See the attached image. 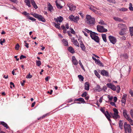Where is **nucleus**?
Here are the masks:
<instances>
[{
	"mask_svg": "<svg viewBox=\"0 0 133 133\" xmlns=\"http://www.w3.org/2000/svg\"><path fill=\"white\" fill-rule=\"evenodd\" d=\"M74 45L78 47H79V45L78 42H77V40L74 42L73 43Z\"/></svg>",
	"mask_w": 133,
	"mask_h": 133,
	"instance_id": "38",
	"label": "nucleus"
},
{
	"mask_svg": "<svg viewBox=\"0 0 133 133\" xmlns=\"http://www.w3.org/2000/svg\"><path fill=\"white\" fill-rule=\"evenodd\" d=\"M86 19V23L90 25H94L95 23V18L90 15H87Z\"/></svg>",
	"mask_w": 133,
	"mask_h": 133,
	"instance_id": "3",
	"label": "nucleus"
},
{
	"mask_svg": "<svg viewBox=\"0 0 133 133\" xmlns=\"http://www.w3.org/2000/svg\"><path fill=\"white\" fill-rule=\"evenodd\" d=\"M97 30L100 32H106L108 31L107 30L104 28L103 26L98 25L97 26Z\"/></svg>",
	"mask_w": 133,
	"mask_h": 133,
	"instance_id": "7",
	"label": "nucleus"
},
{
	"mask_svg": "<svg viewBox=\"0 0 133 133\" xmlns=\"http://www.w3.org/2000/svg\"><path fill=\"white\" fill-rule=\"evenodd\" d=\"M117 100V98L116 97H114V102H116Z\"/></svg>",
	"mask_w": 133,
	"mask_h": 133,
	"instance_id": "56",
	"label": "nucleus"
},
{
	"mask_svg": "<svg viewBox=\"0 0 133 133\" xmlns=\"http://www.w3.org/2000/svg\"><path fill=\"white\" fill-rule=\"evenodd\" d=\"M113 110L114 111V114L110 113L111 116H112L113 118L115 119H116L119 118L120 116L118 115V112L117 109L116 108H114Z\"/></svg>",
	"mask_w": 133,
	"mask_h": 133,
	"instance_id": "4",
	"label": "nucleus"
},
{
	"mask_svg": "<svg viewBox=\"0 0 133 133\" xmlns=\"http://www.w3.org/2000/svg\"><path fill=\"white\" fill-rule=\"evenodd\" d=\"M128 10L127 8H122L119 9V10L120 11H127Z\"/></svg>",
	"mask_w": 133,
	"mask_h": 133,
	"instance_id": "39",
	"label": "nucleus"
},
{
	"mask_svg": "<svg viewBox=\"0 0 133 133\" xmlns=\"http://www.w3.org/2000/svg\"><path fill=\"white\" fill-rule=\"evenodd\" d=\"M109 38L110 42L113 44H114L116 42L117 40L116 38L112 36H110Z\"/></svg>",
	"mask_w": 133,
	"mask_h": 133,
	"instance_id": "8",
	"label": "nucleus"
},
{
	"mask_svg": "<svg viewBox=\"0 0 133 133\" xmlns=\"http://www.w3.org/2000/svg\"><path fill=\"white\" fill-rule=\"evenodd\" d=\"M75 100L76 101L81 102L82 103H85V101H84V99L83 98H79L76 99Z\"/></svg>",
	"mask_w": 133,
	"mask_h": 133,
	"instance_id": "23",
	"label": "nucleus"
},
{
	"mask_svg": "<svg viewBox=\"0 0 133 133\" xmlns=\"http://www.w3.org/2000/svg\"><path fill=\"white\" fill-rule=\"evenodd\" d=\"M48 9L50 11H51L53 9V7L49 3H48Z\"/></svg>",
	"mask_w": 133,
	"mask_h": 133,
	"instance_id": "20",
	"label": "nucleus"
},
{
	"mask_svg": "<svg viewBox=\"0 0 133 133\" xmlns=\"http://www.w3.org/2000/svg\"><path fill=\"white\" fill-rule=\"evenodd\" d=\"M105 115L107 118L108 120L110 121V122L111 121L110 119V118L111 117V115H110V114L109 113L108 111H106V113H105Z\"/></svg>",
	"mask_w": 133,
	"mask_h": 133,
	"instance_id": "14",
	"label": "nucleus"
},
{
	"mask_svg": "<svg viewBox=\"0 0 133 133\" xmlns=\"http://www.w3.org/2000/svg\"><path fill=\"white\" fill-rule=\"evenodd\" d=\"M31 3L34 7L35 9L37 8V6L34 0H30Z\"/></svg>",
	"mask_w": 133,
	"mask_h": 133,
	"instance_id": "19",
	"label": "nucleus"
},
{
	"mask_svg": "<svg viewBox=\"0 0 133 133\" xmlns=\"http://www.w3.org/2000/svg\"><path fill=\"white\" fill-rule=\"evenodd\" d=\"M36 65L38 66H39L41 64V62L39 61H36Z\"/></svg>",
	"mask_w": 133,
	"mask_h": 133,
	"instance_id": "37",
	"label": "nucleus"
},
{
	"mask_svg": "<svg viewBox=\"0 0 133 133\" xmlns=\"http://www.w3.org/2000/svg\"><path fill=\"white\" fill-rule=\"evenodd\" d=\"M67 6L69 8V10L71 11L74 10L76 9V6L71 3H68L67 4Z\"/></svg>",
	"mask_w": 133,
	"mask_h": 133,
	"instance_id": "9",
	"label": "nucleus"
},
{
	"mask_svg": "<svg viewBox=\"0 0 133 133\" xmlns=\"http://www.w3.org/2000/svg\"><path fill=\"white\" fill-rule=\"evenodd\" d=\"M24 2L26 5L28 6L29 7H31L30 0H24Z\"/></svg>",
	"mask_w": 133,
	"mask_h": 133,
	"instance_id": "17",
	"label": "nucleus"
},
{
	"mask_svg": "<svg viewBox=\"0 0 133 133\" xmlns=\"http://www.w3.org/2000/svg\"><path fill=\"white\" fill-rule=\"evenodd\" d=\"M107 85L109 88L112 89L114 91H115L116 89V87L115 85L111 83H108L107 84Z\"/></svg>",
	"mask_w": 133,
	"mask_h": 133,
	"instance_id": "10",
	"label": "nucleus"
},
{
	"mask_svg": "<svg viewBox=\"0 0 133 133\" xmlns=\"http://www.w3.org/2000/svg\"><path fill=\"white\" fill-rule=\"evenodd\" d=\"M23 14L25 15H27L29 14L28 13H27V12L25 11H24L23 12Z\"/></svg>",
	"mask_w": 133,
	"mask_h": 133,
	"instance_id": "61",
	"label": "nucleus"
},
{
	"mask_svg": "<svg viewBox=\"0 0 133 133\" xmlns=\"http://www.w3.org/2000/svg\"><path fill=\"white\" fill-rule=\"evenodd\" d=\"M89 84L88 82H87L85 83L84 89L87 90H88L89 89Z\"/></svg>",
	"mask_w": 133,
	"mask_h": 133,
	"instance_id": "15",
	"label": "nucleus"
},
{
	"mask_svg": "<svg viewBox=\"0 0 133 133\" xmlns=\"http://www.w3.org/2000/svg\"><path fill=\"white\" fill-rule=\"evenodd\" d=\"M70 32L72 34H75V31L73 29L71 28H70Z\"/></svg>",
	"mask_w": 133,
	"mask_h": 133,
	"instance_id": "45",
	"label": "nucleus"
},
{
	"mask_svg": "<svg viewBox=\"0 0 133 133\" xmlns=\"http://www.w3.org/2000/svg\"><path fill=\"white\" fill-rule=\"evenodd\" d=\"M74 16L72 15H70L69 16V18L71 21H73L74 19Z\"/></svg>",
	"mask_w": 133,
	"mask_h": 133,
	"instance_id": "33",
	"label": "nucleus"
},
{
	"mask_svg": "<svg viewBox=\"0 0 133 133\" xmlns=\"http://www.w3.org/2000/svg\"><path fill=\"white\" fill-rule=\"evenodd\" d=\"M127 120L129 121L131 125H133V121L131 119L130 117Z\"/></svg>",
	"mask_w": 133,
	"mask_h": 133,
	"instance_id": "30",
	"label": "nucleus"
},
{
	"mask_svg": "<svg viewBox=\"0 0 133 133\" xmlns=\"http://www.w3.org/2000/svg\"><path fill=\"white\" fill-rule=\"evenodd\" d=\"M118 27L119 28L121 29L119 32L120 35H125L128 32L127 27L125 24H118Z\"/></svg>",
	"mask_w": 133,
	"mask_h": 133,
	"instance_id": "1",
	"label": "nucleus"
},
{
	"mask_svg": "<svg viewBox=\"0 0 133 133\" xmlns=\"http://www.w3.org/2000/svg\"><path fill=\"white\" fill-rule=\"evenodd\" d=\"M85 29H84V30H83L82 32L84 34L85 36H86L87 37H88V35L86 33V32H87L85 31Z\"/></svg>",
	"mask_w": 133,
	"mask_h": 133,
	"instance_id": "43",
	"label": "nucleus"
},
{
	"mask_svg": "<svg viewBox=\"0 0 133 133\" xmlns=\"http://www.w3.org/2000/svg\"><path fill=\"white\" fill-rule=\"evenodd\" d=\"M79 64L80 65V66L84 70V68L83 67V65L82 64V63L81 62V61L80 60L79 61Z\"/></svg>",
	"mask_w": 133,
	"mask_h": 133,
	"instance_id": "40",
	"label": "nucleus"
},
{
	"mask_svg": "<svg viewBox=\"0 0 133 133\" xmlns=\"http://www.w3.org/2000/svg\"><path fill=\"white\" fill-rule=\"evenodd\" d=\"M47 115V114H46L43 115L42 117H40L39 118H38V119L39 120L41 119V118H43L44 117H45Z\"/></svg>",
	"mask_w": 133,
	"mask_h": 133,
	"instance_id": "57",
	"label": "nucleus"
},
{
	"mask_svg": "<svg viewBox=\"0 0 133 133\" xmlns=\"http://www.w3.org/2000/svg\"><path fill=\"white\" fill-rule=\"evenodd\" d=\"M0 123L4 127H5L6 129H8L9 128V127L8 126V125L5 122H1Z\"/></svg>",
	"mask_w": 133,
	"mask_h": 133,
	"instance_id": "25",
	"label": "nucleus"
},
{
	"mask_svg": "<svg viewBox=\"0 0 133 133\" xmlns=\"http://www.w3.org/2000/svg\"><path fill=\"white\" fill-rule=\"evenodd\" d=\"M78 77L79 78V79L81 81H83L84 80V77L82 76L81 75H78Z\"/></svg>",
	"mask_w": 133,
	"mask_h": 133,
	"instance_id": "31",
	"label": "nucleus"
},
{
	"mask_svg": "<svg viewBox=\"0 0 133 133\" xmlns=\"http://www.w3.org/2000/svg\"><path fill=\"white\" fill-rule=\"evenodd\" d=\"M72 62L74 65H77L78 64V62L75 57L74 56H73L72 58Z\"/></svg>",
	"mask_w": 133,
	"mask_h": 133,
	"instance_id": "13",
	"label": "nucleus"
},
{
	"mask_svg": "<svg viewBox=\"0 0 133 133\" xmlns=\"http://www.w3.org/2000/svg\"><path fill=\"white\" fill-rule=\"evenodd\" d=\"M63 42L65 45L66 46L68 44V42L66 41L63 40Z\"/></svg>",
	"mask_w": 133,
	"mask_h": 133,
	"instance_id": "42",
	"label": "nucleus"
},
{
	"mask_svg": "<svg viewBox=\"0 0 133 133\" xmlns=\"http://www.w3.org/2000/svg\"><path fill=\"white\" fill-rule=\"evenodd\" d=\"M124 127L125 132H128L129 133H130L131 132V126L130 124H128L127 122H125L124 123Z\"/></svg>",
	"mask_w": 133,
	"mask_h": 133,
	"instance_id": "5",
	"label": "nucleus"
},
{
	"mask_svg": "<svg viewBox=\"0 0 133 133\" xmlns=\"http://www.w3.org/2000/svg\"><path fill=\"white\" fill-rule=\"evenodd\" d=\"M19 45L18 43L17 44L15 47V49L17 50H19Z\"/></svg>",
	"mask_w": 133,
	"mask_h": 133,
	"instance_id": "41",
	"label": "nucleus"
},
{
	"mask_svg": "<svg viewBox=\"0 0 133 133\" xmlns=\"http://www.w3.org/2000/svg\"><path fill=\"white\" fill-rule=\"evenodd\" d=\"M127 96V95L126 94H124L123 95V97L122 98H125L126 99V97Z\"/></svg>",
	"mask_w": 133,
	"mask_h": 133,
	"instance_id": "58",
	"label": "nucleus"
},
{
	"mask_svg": "<svg viewBox=\"0 0 133 133\" xmlns=\"http://www.w3.org/2000/svg\"><path fill=\"white\" fill-rule=\"evenodd\" d=\"M81 48L82 49L83 51H85V47L83 44L82 45H80Z\"/></svg>",
	"mask_w": 133,
	"mask_h": 133,
	"instance_id": "34",
	"label": "nucleus"
},
{
	"mask_svg": "<svg viewBox=\"0 0 133 133\" xmlns=\"http://www.w3.org/2000/svg\"><path fill=\"white\" fill-rule=\"evenodd\" d=\"M85 30L87 32L90 34V36L92 39L94 40L97 43L99 42V39L98 37L97 36V34L89 30L86 28H85Z\"/></svg>",
	"mask_w": 133,
	"mask_h": 133,
	"instance_id": "2",
	"label": "nucleus"
},
{
	"mask_svg": "<svg viewBox=\"0 0 133 133\" xmlns=\"http://www.w3.org/2000/svg\"><path fill=\"white\" fill-rule=\"evenodd\" d=\"M114 19L116 21L119 22H122L123 20L121 18L117 17H113Z\"/></svg>",
	"mask_w": 133,
	"mask_h": 133,
	"instance_id": "21",
	"label": "nucleus"
},
{
	"mask_svg": "<svg viewBox=\"0 0 133 133\" xmlns=\"http://www.w3.org/2000/svg\"><path fill=\"white\" fill-rule=\"evenodd\" d=\"M94 72L95 74L96 75V76L98 78H99L100 77V76L99 73H98L97 71L96 70H95L94 71Z\"/></svg>",
	"mask_w": 133,
	"mask_h": 133,
	"instance_id": "29",
	"label": "nucleus"
},
{
	"mask_svg": "<svg viewBox=\"0 0 133 133\" xmlns=\"http://www.w3.org/2000/svg\"><path fill=\"white\" fill-rule=\"evenodd\" d=\"M95 62L97 64L100 65V66H101L102 65V63L101 62L99 59H97Z\"/></svg>",
	"mask_w": 133,
	"mask_h": 133,
	"instance_id": "32",
	"label": "nucleus"
},
{
	"mask_svg": "<svg viewBox=\"0 0 133 133\" xmlns=\"http://www.w3.org/2000/svg\"><path fill=\"white\" fill-rule=\"evenodd\" d=\"M54 19L57 23L59 22V23H60L63 21V18L62 17L60 16L59 17H58L57 18H55Z\"/></svg>",
	"mask_w": 133,
	"mask_h": 133,
	"instance_id": "11",
	"label": "nucleus"
},
{
	"mask_svg": "<svg viewBox=\"0 0 133 133\" xmlns=\"http://www.w3.org/2000/svg\"><path fill=\"white\" fill-rule=\"evenodd\" d=\"M79 15L81 16L82 18H83L84 17L83 14L82 13L80 12L79 13Z\"/></svg>",
	"mask_w": 133,
	"mask_h": 133,
	"instance_id": "60",
	"label": "nucleus"
},
{
	"mask_svg": "<svg viewBox=\"0 0 133 133\" xmlns=\"http://www.w3.org/2000/svg\"><path fill=\"white\" fill-rule=\"evenodd\" d=\"M130 114L131 117L133 118V110H130Z\"/></svg>",
	"mask_w": 133,
	"mask_h": 133,
	"instance_id": "49",
	"label": "nucleus"
},
{
	"mask_svg": "<svg viewBox=\"0 0 133 133\" xmlns=\"http://www.w3.org/2000/svg\"><path fill=\"white\" fill-rule=\"evenodd\" d=\"M29 44L26 43H25V46L27 48H29L28 46Z\"/></svg>",
	"mask_w": 133,
	"mask_h": 133,
	"instance_id": "59",
	"label": "nucleus"
},
{
	"mask_svg": "<svg viewBox=\"0 0 133 133\" xmlns=\"http://www.w3.org/2000/svg\"><path fill=\"white\" fill-rule=\"evenodd\" d=\"M119 126L120 128L122 129L123 128V122L121 120H120L119 122Z\"/></svg>",
	"mask_w": 133,
	"mask_h": 133,
	"instance_id": "27",
	"label": "nucleus"
},
{
	"mask_svg": "<svg viewBox=\"0 0 133 133\" xmlns=\"http://www.w3.org/2000/svg\"><path fill=\"white\" fill-rule=\"evenodd\" d=\"M66 28L67 29H68L69 28V25L68 24H66L65 25Z\"/></svg>",
	"mask_w": 133,
	"mask_h": 133,
	"instance_id": "62",
	"label": "nucleus"
},
{
	"mask_svg": "<svg viewBox=\"0 0 133 133\" xmlns=\"http://www.w3.org/2000/svg\"><path fill=\"white\" fill-rule=\"evenodd\" d=\"M26 57L25 56H24L23 55H21L20 57V59H22L25 58Z\"/></svg>",
	"mask_w": 133,
	"mask_h": 133,
	"instance_id": "54",
	"label": "nucleus"
},
{
	"mask_svg": "<svg viewBox=\"0 0 133 133\" xmlns=\"http://www.w3.org/2000/svg\"><path fill=\"white\" fill-rule=\"evenodd\" d=\"M126 99H125V98L124 99V98H122L121 101L122 103H124V104H125V102Z\"/></svg>",
	"mask_w": 133,
	"mask_h": 133,
	"instance_id": "53",
	"label": "nucleus"
},
{
	"mask_svg": "<svg viewBox=\"0 0 133 133\" xmlns=\"http://www.w3.org/2000/svg\"><path fill=\"white\" fill-rule=\"evenodd\" d=\"M130 93L132 96H133V91H130Z\"/></svg>",
	"mask_w": 133,
	"mask_h": 133,
	"instance_id": "63",
	"label": "nucleus"
},
{
	"mask_svg": "<svg viewBox=\"0 0 133 133\" xmlns=\"http://www.w3.org/2000/svg\"><path fill=\"white\" fill-rule=\"evenodd\" d=\"M35 102H34V103H32V104L31 107H34L35 105Z\"/></svg>",
	"mask_w": 133,
	"mask_h": 133,
	"instance_id": "64",
	"label": "nucleus"
},
{
	"mask_svg": "<svg viewBox=\"0 0 133 133\" xmlns=\"http://www.w3.org/2000/svg\"><path fill=\"white\" fill-rule=\"evenodd\" d=\"M32 15L34 17H35V18L38 19L39 21H41L43 22H44L45 21V19L41 15L35 13L33 14Z\"/></svg>",
	"mask_w": 133,
	"mask_h": 133,
	"instance_id": "6",
	"label": "nucleus"
},
{
	"mask_svg": "<svg viewBox=\"0 0 133 133\" xmlns=\"http://www.w3.org/2000/svg\"><path fill=\"white\" fill-rule=\"evenodd\" d=\"M56 6L59 9H61L63 6L61 5L60 4V2L58 1H56L55 2Z\"/></svg>",
	"mask_w": 133,
	"mask_h": 133,
	"instance_id": "18",
	"label": "nucleus"
},
{
	"mask_svg": "<svg viewBox=\"0 0 133 133\" xmlns=\"http://www.w3.org/2000/svg\"><path fill=\"white\" fill-rule=\"evenodd\" d=\"M130 32L131 36L133 35V27L132 28H130Z\"/></svg>",
	"mask_w": 133,
	"mask_h": 133,
	"instance_id": "36",
	"label": "nucleus"
},
{
	"mask_svg": "<svg viewBox=\"0 0 133 133\" xmlns=\"http://www.w3.org/2000/svg\"><path fill=\"white\" fill-rule=\"evenodd\" d=\"M98 23L100 24H101L102 25L104 24V21L102 20H100L98 22Z\"/></svg>",
	"mask_w": 133,
	"mask_h": 133,
	"instance_id": "44",
	"label": "nucleus"
},
{
	"mask_svg": "<svg viewBox=\"0 0 133 133\" xmlns=\"http://www.w3.org/2000/svg\"><path fill=\"white\" fill-rule=\"evenodd\" d=\"M87 95V93L86 92H85L82 94V96L83 97H85Z\"/></svg>",
	"mask_w": 133,
	"mask_h": 133,
	"instance_id": "48",
	"label": "nucleus"
},
{
	"mask_svg": "<svg viewBox=\"0 0 133 133\" xmlns=\"http://www.w3.org/2000/svg\"><path fill=\"white\" fill-rule=\"evenodd\" d=\"M79 16H76L74 17V19L73 21L75 23H78V21L79 20Z\"/></svg>",
	"mask_w": 133,
	"mask_h": 133,
	"instance_id": "24",
	"label": "nucleus"
},
{
	"mask_svg": "<svg viewBox=\"0 0 133 133\" xmlns=\"http://www.w3.org/2000/svg\"><path fill=\"white\" fill-rule=\"evenodd\" d=\"M101 111L105 114V113H106V112H105V111L104 110V109L102 108H101L100 109Z\"/></svg>",
	"mask_w": 133,
	"mask_h": 133,
	"instance_id": "51",
	"label": "nucleus"
},
{
	"mask_svg": "<svg viewBox=\"0 0 133 133\" xmlns=\"http://www.w3.org/2000/svg\"><path fill=\"white\" fill-rule=\"evenodd\" d=\"M102 38L104 41L105 42H106L107 41V40L106 39V35L105 34H102Z\"/></svg>",
	"mask_w": 133,
	"mask_h": 133,
	"instance_id": "28",
	"label": "nucleus"
},
{
	"mask_svg": "<svg viewBox=\"0 0 133 133\" xmlns=\"http://www.w3.org/2000/svg\"><path fill=\"white\" fill-rule=\"evenodd\" d=\"M71 39L72 42L73 43L77 40L75 39V38L73 37L71 38Z\"/></svg>",
	"mask_w": 133,
	"mask_h": 133,
	"instance_id": "50",
	"label": "nucleus"
},
{
	"mask_svg": "<svg viewBox=\"0 0 133 133\" xmlns=\"http://www.w3.org/2000/svg\"><path fill=\"white\" fill-rule=\"evenodd\" d=\"M29 18L30 19L33 21H35L36 20V19H35L34 18L30 17H29Z\"/></svg>",
	"mask_w": 133,
	"mask_h": 133,
	"instance_id": "47",
	"label": "nucleus"
},
{
	"mask_svg": "<svg viewBox=\"0 0 133 133\" xmlns=\"http://www.w3.org/2000/svg\"><path fill=\"white\" fill-rule=\"evenodd\" d=\"M110 104L112 106H115L116 107L115 103L113 102H110Z\"/></svg>",
	"mask_w": 133,
	"mask_h": 133,
	"instance_id": "55",
	"label": "nucleus"
},
{
	"mask_svg": "<svg viewBox=\"0 0 133 133\" xmlns=\"http://www.w3.org/2000/svg\"><path fill=\"white\" fill-rule=\"evenodd\" d=\"M68 49L70 52L72 54H74L75 52L74 49L71 46L68 47Z\"/></svg>",
	"mask_w": 133,
	"mask_h": 133,
	"instance_id": "22",
	"label": "nucleus"
},
{
	"mask_svg": "<svg viewBox=\"0 0 133 133\" xmlns=\"http://www.w3.org/2000/svg\"><path fill=\"white\" fill-rule=\"evenodd\" d=\"M5 42V40L4 39H3V41H1V39L0 40V43L2 45H3V43H4Z\"/></svg>",
	"mask_w": 133,
	"mask_h": 133,
	"instance_id": "52",
	"label": "nucleus"
},
{
	"mask_svg": "<svg viewBox=\"0 0 133 133\" xmlns=\"http://www.w3.org/2000/svg\"><path fill=\"white\" fill-rule=\"evenodd\" d=\"M129 9L131 11H133V7H132V5L131 3H129Z\"/></svg>",
	"mask_w": 133,
	"mask_h": 133,
	"instance_id": "35",
	"label": "nucleus"
},
{
	"mask_svg": "<svg viewBox=\"0 0 133 133\" xmlns=\"http://www.w3.org/2000/svg\"><path fill=\"white\" fill-rule=\"evenodd\" d=\"M32 77V76L31 75L30 73L27 75L26 77V78H30Z\"/></svg>",
	"mask_w": 133,
	"mask_h": 133,
	"instance_id": "46",
	"label": "nucleus"
},
{
	"mask_svg": "<svg viewBox=\"0 0 133 133\" xmlns=\"http://www.w3.org/2000/svg\"><path fill=\"white\" fill-rule=\"evenodd\" d=\"M54 24V25L57 28L59 29H61V28L59 26V25L60 24V23H58V24H57L55 23H53Z\"/></svg>",
	"mask_w": 133,
	"mask_h": 133,
	"instance_id": "26",
	"label": "nucleus"
},
{
	"mask_svg": "<svg viewBox=\"0 0 133 133\" xmlns=\"http://www.w3.org/2000/svg\"><path fill=\"white\" fill-rule=\"evenodd\" d=\"M123 114L124 117L127 120L129 119L130 117L129 115H128L127 113V111L125 110H124L123 111Z\"/></svg>",
	"mask_w": 133,
	"mask_h": 133,
	"instance_id": "12",
	"label": "nucleus"
},
{
	"mask_svg": "<svg viewBox=\"0 0 133 133\" xmlns=\"http://www.w3.org/2000/svg\"><path fill=\"white\" fill-rule=\"evenodd\" d=\"M101 74L103 76H108V72L106 71L105 70H102L101 72Z\"/></svg>",
	"mask_w": 133,
	"mask_h": 133,
	"instance_id": "16",
	"label": "nucleus"
}]
</instances>
